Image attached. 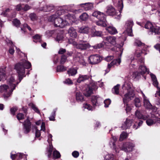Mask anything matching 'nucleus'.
I'll use <instances>...</instances> for the list:
<instances>
[{
  "label": "nucleus",
  "mask_w": 160,
  "mask_h": 160,
  "mask_svg": "<svg viewBox=\"0 0 160 160\" xmlns=\"http://www.w3.org/2000/svg\"><path fill=\"white\" fill-rule=\"evenodd\" d=\"M31 67V63L28 61L26 60H23L15 64L14 69L16 70L18 73L19 80L18 82H17L16 86L21 82L24 77H26L25 69H29Z\"/></svg>",
  "instance_id": "f257e3e1"
},
{
  "label": "nucleus",
  "mask_w": 160,
  "mask_h": 160,
  "mask_svg": "<svg viewBox=\"0 0 160 160\" xmlns=\"http://www.w3.org/2000/svg\"><path fill=\"white\" fill-rule=\"evenodd\" d=\"M92 16L96 17L98 20L96 22L97 25L103 27L107 26L106 16L103 13L96 11L92 13Z\"/></svg>",
  "instance_id": "f03ea898"
},
{
  "label": "nucleus",
  "mask_w": 160,
  "mask_h": 160,
  "mask_svg": "<svg viewBox=\"0 0 160 160\" xmlns=\"http://www.w3.org/2000/svg\"><path fill=\"white\" fill-rule=\"evenodd\" d=\"M56 15H52L50 17L51 21L54 22L55 27L63 28L68 24L66 20H63L61 18L56 17Z\"/></svg>",
  "instance_id": "7ed1b4c3"
},
{
  "label": "nucleus",
  "mask_w": 160,
  "mask_h": 160,
  "mask_svg": "<svg viewBox=\"0 0 160 160\" xmlns=\"http://www.w3.org/2000/svg\"><path fill=\"white\" fill-rule=\"evenodd\" d=\"M116 37L113 36H108L105 38V40L107 42H105L106 43V45H107V44H109L113 46H115L116 47L119 49V50L122 53L123 51L122 47L124 45V42H122L121 44H117L116 43Z\"/></svg>",
  "instance_id": "20e7f679"
},
{
  "label": "nucleus",
  "mask_w": 160,
  "mask_h": 160,
  "mask_svg": "<svg viewBox=\"0 0 160 160\" xmlns=\"http://www.w3.org/2000/svg\"><path fill=\"white\" fill-rule=\"evenodd\" d=\"M15 89V87L9 89L8 86L6 84H3L0 86V92L3 93V96L4 99H7L12 95L13 91Z\"/></svg>",
  "instance_id": "39448f33"
},
{
  "label": "nucleus",
  "mask_w": 160,
  "mask_h": 160,
  "mask_svg": "<svg viewBox=\"0 0 160 160\" xmlns=\"http://www.w3.org/2000/svg\"><path fill=\"white\" fill-rule=\"evenodd\" d=\"M145 28L149 29L148 33L149 34H158L160 33V28L157 26H153L149 22H147L145 25Z\"/></svg>",
  "instance_id": "423d86ee"
},
{
  "label": "nucleus",
  "mask_w": 160,
  "mask_h": 160,
  "mask_svg": "<svg viewBox=\"0 0 160 160\" xmlns=\"http://www.w3.org/2000/svg\"><path fill=\"white\" fill-rule=\"evenodd\" d=\"M135 96L134 91L132 90H128V92L126 93L123 97L122 100L124 107H125V104H128V102L132 99Z\"/></svg>",
  "instance_id": "0eeeda50"
},
{
  "label": "nucleus",
  "mask_w": 160,
  "mask_h": 160,
  "mask_svg": "<svg viewBox=\"0 0 160 160\" xmlns=\"http://www.w3.org/2000/svg\"><path fill=\"white\" fill-rule=\"evenodd\" d=\"M134 146V144L132 142H127L123 144L121 149L126 152H130L133 150Z\"/></svg>",
  "instance_id": "6e6552de"
},
{
  "label": "nucleus",
  "mask_w": 160,
  "mask_h": 160,
  "mask_svg": "<svg viewBox=\"0 0 160 160\" xmlns=\"http://www.w3.org/2000/svg\"><path fill=\"white\" fill-rule=\"evenodd\" d=\"M23 126V129L24 134H27L29 133L31 130L32 123L28 117L26 120L22 122Z\"/></svg>",
  "instance_id": "1a4fd4ad"
},
{
  "label": "nucleus",
  "mask_w": 160,
  "mask_h": 160,
  "mask_svg": "<svg viewBox=\"0 0 160 160\" xmlns=\"http://www.w3.org/2000/svg\"><path fill=\"white\" fill-rule=\"evenodd\" d=\"M90 47L89 43L85 41H81L75 45V48L81 51L86 50L89 48Z\"/></svg>",
  "instance_id": "9d476101"
},
{
  "label": "nucleus",
  "mask_w": 160,
  "mask_h": 160,
  "mask_svg": "<svg viewBox=\"0 0 160 160\" xmlns=\"http://www.w3.org/2000/svg\"><path fill=\"white\" fill-rule=\"evenodd\" d=\"M101 61L100 57L98 54L92 55L90 56L88 59V62L92 65L98 64Z\"/></svg>",
  "instance_id": "9b49d317"
},
{
  "label": "nucleus",
  "mask_w": 160,
  "mask_h": 160,
  "mask_svg": "<svg viewBox=\"0 0 160 160\" xmlns=\"http://www.w3.org/2000/svg\"><path fill=\"white\" fill-rule=\"evenodd\" d=\"M91 99L92 104L94 108L96 106L100 105L102 101V100L101 98L97 96L92 97Z\"/></svg>",
  "instance_id": "f8f14e48"
},
{
  "label": "nucleus",
  "mask_w": 160,
  "mask_h": 160,
  "mask_svg": "<svg viewBox=\"0 0 160 160\" xmlns=\"http://www.w3.org/2000/svg\"><path fill=\"white\" fill-rule=\"evenodd\" d=\"M121 62V61L119 59H114L112 61L111 63H108V65L107 69L105 70V74L108 72L110 71V68L114 65H116L118 63V65H119Z\"/></svg>",
  "instance_id": "ddd939ff"
},
{
  "label": "nucleus",
  "mask_w": 160,
  "mask_h": 160,
  "mask_svg": "<svg viewBox=\"0 0 160 160\" xmlns=\"http://www.w3.org/2000/svg\"><path fill=\"white\" fill-rule=\"evenodd\" d=\"M118 7L120 14L118 15H116V16L115 17V18L118 20H119L120 19L121 17V13L122 12V10L123 7V2L122 0H119L118 1Z\"/></svg>",
  "instance_id": "4468645a"
},
{
  "label": "nucleus",
  "mask_w": 160,
  "mask_h": 160,
  "mask_svg": "<svg viewBox=\"0 0 160 160\" xmlns=\"http://www.w3.org/2000/svg\"><path fill=\"white\" fill-rule=\"evenodd\" d=\"M133 123V120L131 119H126L124 123L122 124L121 127L123 128V129L126 130L132 126Z\"/></svg>",
  "instance_id": "2eb2a0df"
},
{
  "label": "nucleus",
  "mask_w": 160,
  "mask_h": 160,
  "mask_svg": "<svg viewBox=\"0 0 160 160\" xmlns=\"http://www.w3.org/2000/svg\"><path fill=\"white\" fill-rule=\"evenodd\" d=\"M106 13L110 16L116 15V12L114 8L111 5H108L107 7Z\"/></svg>",
  "instance_id": "dca6fc26"
},
{
  "label": "nucleus",
  "mask_w": 160,
  "mask_h": 160,
  "mask_svg": "<svg viewBox=\"0 0 160 160\" xmlns=\"http://www.w3.org/2000/svg\"><path fill=\"white\" fill-rule=\"evenodd\" d=\"M92 93L93 90L92 88L90 87L87 86L86 89L83 91V94L87 97L90 96Z\"/></svg>",
  "instance_id": "f3484780"
},
{
  "label": "nucleus",
  "mask_w": 160,
  "mask_h": 160,
  "mask_svg": "<svg viewBox=\"0 0 160 160\" xmlns=\"http://www.w3.org/2000/svg\"><path fill=\"white\" fill-rule=\"evenodd\" d=\"M133 25V22H130L129 23L127 24L126 31L129 36H132V28Z\"/></svg>",
  "instance_id": "a211bd4d"
},
{
  "label": "nucleus",
  "mask_w": 160,
  "mask_h": 160,
  "mask_svg": "<svg viewBox=\"0 0 160 160\" xmlns=\"http://www.w3.org/2000/svg\"><path fill=\"white\" fill-rule=\"evenodd\" d=\"M68 33L70 36L73 38H76L77 34L76 29L72 27H70L68 30Z\"/></svg>",
  "instance_id": "6ab92c4d"
},
{
  "label": "nucleus",
  "mask_w": 160,
  "mask_h": 160,
  "mask_svg": "<svg viewBox=\"0 0 160 160\" xmlns=\"http://www.w3.org/2000/svg\"><path fill=\"white\" fill-rule=\"evenodd\" d=\"M106 43L105 42H103L99 43L97 44L94 45L92 46L91 47H92L94 49H97L102 48H104V46H106Z\"/></svg>",
  "instance_id": "aec40b11"
},
{
  "label": "nucleus",
  "mask_w": 160,
  "mask_h": 160,
  "mask_svg": "<svg viewBox=\"0 0 160 160\" xmlns=\"http://www.w3.org/2000/svg\"><path fill=\"white\" fill-rule=\"evenodd\" d=\"M6 79V72L5 68H0V81H4Z\"/></svg>",
  "instance_id": "412c9836"
},
{
  "label": "nucleus",
  "mask_w": 160,
  "mask_h": 160,
  "mask_svg": "<svg viewBox=\"0 0 160 160\" xmlns=\"http://www.w3.org/2000/svg\"><path fill=\"white\" fill-rule=\"evenodd\" d=\"M76 98L77 102H79L84 100V96L79 92H77L76 93Z\"/></svg>",
  "instance_id": "4be33fe9"
},
{
  "label": "nucleus",
  "mask_w": 160,
  "mask_h": 160,
  "mask_svg": "<svg viewBox=\"0 0 160 160\" xmlns=\"http://www.w3.org/2000/svg\"><path fill=\"white\" fill-rule=\"evenodd\" d=\"M135 115L138 119L145 120L147 119V117L143 115L139 111L137 110L135 113Z\"/></svg>",
  "instance_id": "5701e85b"
},
{
  "label": "nucleus",
  "mask_w": 160,
  "mask_h": 160,
  "mask_svg": "<svg viewBox=\"0 0 160 160\" xmlns=\"http://www.w3.org/2000/svg\"><path fill=\"white\" fill-rule=\"evenodd\" d=\"M106 30L111 34H114L117 33L116 29L114 27L109 26L106 28Z\"/></svg>",
  "instance_id": "b1692460"
},
{
  "label": "nucleus",
  "mask_w": 160,
  "mask_h": 160,
  "mask_svg": "<svg viewBox=\"0 0 160 160\" xmlns=\"http://www.w3.org/2000/svg\"><path fill=\"white\" fill-rule=\"evenodd\" d=\"M79 5L81 7L83 8L85 11L91 9L92 8V5L89 2L82 3L80 4Z\"/></svg>",
  "instance_id": "393cba45"
},
{
  "label": "nucleus",
  "mask_w": 160,
  "mask_h": 160,
  "mask_svg": "<svg viewBox=\"0 0 160 160\" xmlns=\"http://www.w3.org/2000/svg\"><path fill=\"white\" fill-rule=\"evenodd\" d=\"M77 73V70L74 68H69L67 71V73L69 76H74Z\"/></svg>",
  "instance_id": "a878e982"
},
{
  "label": "nucleus",
  "mask_w": 160,
  "mask_h": 160,
  "mask_svg": "<svg viewBox=\"0 0 160 160\" xmlns=\"http://www.w3.org/2000/svg\"><path fill=\"white\" fill-rule=\"evenodd\" d=\"M53 150V147L52 144H50L49 145V147L47 148L48 156L49 158H51Z\"/></svg>",
  "instance_id": "bb28decb"
},
{
  "label": "nucleus",
  "mask_w": 160,
  "mask_h": 160,
  "mask_svg": "<svg viewBox=\"0 0 160 160\" xmlns=\"http://www.w3.org/2000/svg\"><path fill=\"white\" fill-rule=\"evenodd\" d=\"M143 103L144 106L146 108L148 109H152V106L148 100L145 98L144 99Z\"/></svg>",
  "instance_id": "cd10ccee"
},
{
  "label": "nucleus",
  "mask_w": 160,
  "mask_h": 160,
  "mask_svg": "<svg viewBox=\"0 0 160 160\" xmlns=\"http://www.w3.org/2000/svg\"><path fill=\"white\" fill-rule=\"evenodd\" d=\"M138 70L142 75H144L148 71V69L145 66L140 65L138 68Z\"/></svg>",
  "instance_id": "c85d7f7f"
},
{
  "label": "nucleus",
  "mask_w": 160,
  "mask_h": 160,
  "mask_svg": "<svg viewBox=\"0 0 160 160\" xmlns=\"http://www.w3.org/2000/svg\"><path fill=\"white\" fill-rule=\"evenodd\" d=\"M89 78V76L87 75H81L80 76L77 80V82L78 83H80L88 79Z\"/></svg>",
  "instance_id": "c756f323"
},
{
  "label": "nucleus",
  "mask_w": 160,
  "mask_h": 160,
  "mask_svg": "<svg viewBox=\"0 0 160 160\" xmlns=\"http://www.w3.org/2000/svg\"><path fill=\"white\" fill-rule=\"evenodd\" d=\"M8 82L10 88H14V86L16 87V84L14 83L15 82V80L13 77H11L8 79Z\"/></svg>",
  "instance_id": "7c9ffc66"
},
{
  "label": "nucleus",
  "mask_w": 160,
  "mask_h": 160,
  "mask_svg": "<svg viewBox=\"0 0 160 160\" xmlns=\"http://www.w3.org/2000/svg\"><path fill=\"white\" fill-rule=\"evenodd\" d=\"M89 28L87 26H83L79 29L78 31L81 33H87L89 31Z\"/></svg>",
  "instance_id": "2f4dec72"
},
{
  "label": "nucleus",
  "mask_w": 160,
  "mask_h": 160,
  "mask_svg": "<svg viewBox=\"0 0 160 160\" xmlns=\"http://www.w3.org/2000/svg\"><path fill=\"white\" fill-rule=\"evenodd\" d=\"M28 106L31 107L32 108L36 113L38 114H40V111L38 108L37 107H36L35 104L32 103H30L28 104Z\"/></svg>",
  "instance_id": "473e14b6"
},
{
  "label": "nucleus",
  "mask_w": 160,
  "mask_h": 160,
  "mask_svg": "<svg viewBox=\"0 0 160 160\" xmlns=\"http://www.w3.org/2000/svg\"><path fill=\"white\" fill-rule=\"evenodd\" d=\"M59 30L57 29L51 30H48L47 31L46 33L48 35L49 37L52 36V35L56 34Z\"/></svg>",
  "instance_id": "72a5a7b5"
},
{
  "label": "nucleus",
  "mask_w": 160,
  "mask_h": 160,
  "mask_svg": "<svg viewBox=\"0 0 160 160\" xmlns=\"http://www.w3.org/2000/svg\"><path fill=\"white\" fill-rule=\"evenodd\" d=\"M134 105L136 107L139 108L141 107V100L139 98H135L134 99Z\"/></svg>",
  "instance_id": "f704fd0d"
},
{
  "label": "nucleus",
  "mask_w": 160,
  "mask_h": 160,
  "mask_svg": "<svg viewBox=\"0 0 160 160\" xmlns=\"http://www.w3.org/2000/svg\"><path fill=\"white\" fill-rule=\"evenodd\" d=\"M88 18V15L86 12L82 13L80 16L79 18L82 21H86Z\"/></svg>",
  "instance_id": "c9c22d12"
},
{
  "label": "nucleus",
  "mask_w": 160,
  "mask_h": 160,
  "mask_svg": "<svg viewBox=\"0 0 160 160\" xmlns=\"http://www.w3.org/2000/svg\"><path fill=\"white\" fill-rule=\"evenodd\" d=\"M119 85L117 84L112 89V93L118 95L119 93Z\"/></svg>",
  "instance_id": "e433bc0d"
},
{
  "label": "nucleus",
  "mask_w": 160,
  "mask_h": 160,
  "mask_svg": "<svg viewBox=\"0 0 160 160\" xmlns=\"http://www.w3.org/2000/svg\"><path fill=\"white\" fill-rule=\"evenodd\" d=\"M92 34L93 36L101 37L102 35V32L101 31H98L95 29L93 30Z\"/></svg>",
  "instance_id": "4c0bfd02"
},
{
  "label": "nucleus",
  "mask_w": 160,
  "mask_h": 160,
  "mask_svg": "<svg viewBox=\"0 0 160 160\" xmlns=\"http://www.w3.org/2000/svg\"><path fill=\"white\" fill-rule=\"evenodd\" d=\"M57 34V35L55 39L57 41L59 42L60 41L63 40V35L62 33H59L58 32Z\"/></svg>",
  "instance_id": "58836bf2"
},
{
  "label": "nucleus",
  "mask_w": 160,
  "mask_h": 160,
  "mask_svg": "<svg viewBox=\"0 0 160 160\" xmlns=\"http://www.w3.org/2000/svg\"><path fill=\"white\" fill-rule=\"evenodd\" d=\"M66 70V68L63 65H59L57 67V72H62Z\"/></svg>",
  "instance_id": "ea45409f"
},
{
  "label": "nucleus",
  "mask_w": 160,
  "mask_h": 160,
  "mask_svg": "<svg viewBox=\"0 0 160 160\" xmlns=\"http://www.w3.org/2000/svg\"><path fill=\"white\" fill-rule=\"evenodd\" d=\"M133 77L136 80L139 79L141 78V75H142L141 72L136 71L133 72Z\"/></svg>",
  "instance_id": "a19ab883"
},
{
  "label": "nucleus",
  "mask_w": 160,
  "mask_h": 160,
  "mask_svg": "<svg viewBox=\"0 0 160 160\" xmlns=\"http://www.w3.org/2000/svg\"><path fill=\"white\" fill-rule=\"evenodd\" d=\"M53 156L54 158H58L61 157V155L60 152L56 150L53 152Z\"/></svg>",
  "instance_id": "79ce46f5"
},
{
  "label": "nucleus",
  "mask_w": 160,
  "mask_h": 160,
  "mask_svg": "<svg viewBox=\"0 0 160 160\" xmlns=\"http://www.w3.org/2000/svg\"><path fill=\"white\" fill-rule=\"evenodd\" d=\"M18 107L16 106L13 107L11 108L10 110V113L13 116L15 115V113L18 110Z\"/></svg>",
  "instance_id": "37998d69"
},
{
  "label": "nucleus",
  "mask_w": 160,
  "mask_h": 160,
  "mask_svg": "<svg viewBox=\"0 0 160 160\" xmlns=\"http://www.w3.org/2000/svg\"><path fill=\"white\" fill-rule=\"evenodd\" d=\"M127 133L124 132H123L120 135L119 140L121 141H123L124 139L127 138Z\"/></svg>",
  "instance_id": "c03bdc74"
},
{
  "label": "nucleus",
  "mask_w": 160,
  "mask_h": 160,
  "mask_svg": "<svg viewBox=\"0 0 160 160\" xmlns=\"http://www.w3.org/2000/svg\"><path fill=\"white\" fill-rule=\"evenodd\" d=\"M67 56L66 54L62 55L61 57L60 63L61 64H63L66 61L67 59Z\"/></svg>",
  "instance_id": "a18cd8bd"
},
{
  "label": "nucleus",
  "mask_w": 160,
  "mask_h": 160,
  "mask_svg": "<svg viewBox=\"0 0 160 160\" xmlns=\"http://www.w3.org/2000/svg\"><path fill=\"white\" fill-rule=\"evenodd\" d=\"M146 122L147 124L149 126H151L155 123L154 119L152 120V119L150 118L146 120Z\"/></svg>",
  "instance_id": "49530a36"
},
{
  "label": "nucleus",
  "mask_w": 160,
  "mask_h": 160,
  "mask_svg": "<svg viewBox=\"0 0 160 160\" xmlns=\"http://www.w3.org/2000/svg\"><path fill=\"white\" fill-rule=\"evenodd\" d=\"M53 6L51 5L46 6L44 7V10L45 12H49L53 9Z\"/></svg>",
  "instance_id": "de8ad7c7"
},
{
  "label": "nucleus",
  "mask_w": 160,
  "mask_h": 160,
  "mask_svg": "<svg viewBox=\"0 0 160 160\" xmlns=\"http://www.w3.org/2000/svg\"><path fill=\"white\" fill-rule=\"evenodd\" d=\"M16 117L19 121L22 120L24 118V115L22 113H19L17 114Z\"/></svg>",
  "instance_id": "09e8293b"
},
{
  "label": "nucleus",
  "mask_w": 160,
  "mask_h": 160,
  "mask_svg": "<svg viewBox=\"0 0 160 160\" xmlns=\"http://www.w3.org/2000/svg\"><path fill=\"white\" fill-rule=\"evenodd\" d=\"M114 157L113 154H108L105 156V159L106 160H116L114 159Z\"/></svg>",
  "instance_id": "8fccbe9b"
},
{
  "label": "nucleus",
  "mask_w": 160,
  "mask_h": 160,
  "mask_svg": "<svg viewBox=\"0 0 160 160\" xmlns=\"http://www.w3.org/2000/svg\"><path fill=\"white\" fill-rule=\"evenodd\" d=\"M13 23L14 26L16 27L19 26L20 24V21L17 19H14L13 21Z\"/></svg>",
  "instance_id": "3c124183"
},
{
  "label": "nucleus",
  "mask_w": 160,
  "mask_h": 160,
  "mask_svg": "<svg viewBox=\"0 0 160 160\" xmlns=\"http://www.w3.org/2000/svg\"><path fill=\"white\" fill-rule=\"evenodd\" d=\"M143 122L141 120H139V122L138 123H136L133 126V128H135V129H137L140 126H141L143 123Z\"/></svg>",
  "instance_id": "603ef678"
},
{
  "label": "nucleus",
  "mask_w": 160,
  "mask_h": 160,
  "mask_svg": "<svg viewBox=\"0 0 160 160\" xmlns=\"http://www.w3.org/2000/svg\"><path fill=\"white\" fill-rule=\"evenodd\" d=\"M32 38L34 39L33 42H36L35 40L40 41L41 39V37L38 34H36L32 37Z\"/></svg>",
  "instance_id": "864d4df0"
},
{
  "label": "nucleus",
  "mask_w": 160,
  "mask_h": 160,
  "mask_svg": "<svg viewBox=\"0 0 160 160\" xmlns=\"http://www.w3.org/2000/svg\"><path fill=\"white\" fill-rule=\"evenodd\" d=\"M104 103L105 104L104 107L105 108H108L110 104L111 101L109 99H106L104 101Z\"/></svg>",
  "instance_id": "5fc2aeb1"
},
{
  "label": "nucleus",
  "mask_w": 160,
  "mask_h": 160,
  "mask_svg": "<svg viewBox=\"0 0 160 160\" xmlns=\"http://www.w3.org/2000/svg\"><path fill=\"white\" fill-rule=\"evenodd\" d=\"M56 111H53L52 113L51 116L49 117L50 121H54L55 120V117L56 116Z\"/></svg>",
  "instance_id": "6e6d98bb"
},
{
  "label": "nucleus",
  "mask_w": 160,
  "mask_h": 160,
  "mask_svg": "<svg viewBox=\"0 0 160 160\" xmlns=\"http://www.w3.org/2000/svg\"><path fill=\"white\" fill-rule=\"evenodd\" d=\"M135 45L138 47H141L142 46H144L145 44L144 43L142 42L139 40H136L135 42Z\"/></svg>",
  "instance_id": "4d7b16f0"
},
{
  "label": "nucleus",
  "mask_w": 160,
  "mask_h": 160,
  "mask_svg": "<svg viewBox=\"0 0 160 160\" xmlns=\"http://www.w3.org/2000/svg\"><path fill=\"white\" fill-rule=\"evenodd\" d=\"M30 18L32 21H34L37 20V17L35 13H32L30 14Z\"/></svg>",
  "instance_id": "13d9d810"
},
{
  "label": "nucleus",
  "mask_w": 160,
  "mask_h": 160,
  "mask_svg": "<svg viewBox=\"0 0 160 160\" xmlns=\"http://www.w3.org/2000/svg\"><path fill=\"white\" fill-rule=\"evenodd\" d=\"M65 18L66 20H69L70 21V22H71V21H72V20L73 17L71 14H68L65 16Z\"/></svg>",
  "instance_id": "bf43d9fd"
},
{
  "label": "nucleus",
  "mask_w": 160,
  "mask_h": 160,
  "mask_svg": "<svg viewBox=\"0 0 160 160\" xmlns=\"http://www.w3.org/2000/svg\"><path fill=\"white\" fill-rule=\"evenodd\" d=\"M63 82L64 84L68 85H70L73 84L72 81L69 78L66 79Z\"/></svg>",
  "instance_id": "052dcab7"
},
{
  "label": "nucleus",
  "mask_w": 160,
  "mask_h": 160,
  "mask_svg": "<svg viewBox=\"0 0 160 160\" xmlns=\"http://www.w3.org/2000/svg\"><path fill=\"white\" fill-rule=\"evenodd\" d=\"M83 107L89 110H92V107L90 104L87 103L83 104Z\"/></svg>",
  "instance_id": "680f3d73"
},
{
  "label": "nucleus",
  "mask_w": 160,
  "mask_h": 160,
  "mask_svg": "<svg viewBox=\"0 0 160 160\" xmlns=\"http://www.w3.org/2000/svg\"><path fill=\"white\" fill-rule=\"evenodd\" d=\"M88 87H90L92 88V90L97 88V85L94 82H92L90 83L89 85L87 86Z\"/></svg>",
  "instance_id": "e2e57ef3"
},
{
  "label": "nucleus",
  "mask_w": 160,
  "mask_h": 160,
  "mask_svg": "<svg viewBox=\"0 0 160 160\" xmlns=\"http://www.w3.org/2000/svg\"><path fill=\"white\" fill-rule=\"evenodd\" d=\"M79 153L78 152L74 151L72 153V156L75 158H77L79 156Z\"/></svg>",
  "instance_id": "0e129e2a"
},
{
  "label": "nucleus",
  "mask_w": 160,
  "mask_h": 160,
  "mask_svg": "<svg viewBox=\"0 0 160 160\" xmlns=\"http://www.w3.org/2000/svg\"><path fill=\"white\" fill-rule=\"evenodd\" d=\"M125 108V110L127 113L129 112L131 110V108L130 106L128 104H125V107H124Z\"/></svg>",
  "instance_id": "69168bd1"
},
{
  "label": "nucleus",
  "mask_w": 160,
  "mask_h": 160,
  "mask_svg": "<svg viewBox=\"0 0 160 160\" xmlns=\"http://www.w3.org/2000/svg\"><path fill=\"white\" fill-rule=\"evenodd\" d=\"M64 13L63 10H58L56 11L55 15H56V17H58L60 15H62Z\"/></svg>",
  "instance_id": "338daca9"
},
{
  "label": "nucleus",
  "mask_w": 160,
  "mask_h": 160,
  "mask_svg": "<svg viewBox=\"0 0 160 160\" xmlns=\"http://www.w3.org/2000/svg\"><path fill=\"white\" fill-rule=\"evenodd\" d=\"M35 128L36 129L35 136L37 138H39L41 135L40 131L37 129V127H35Z\"/></svg>",
  "instance_id": "774afa93"
}]
</instances>
